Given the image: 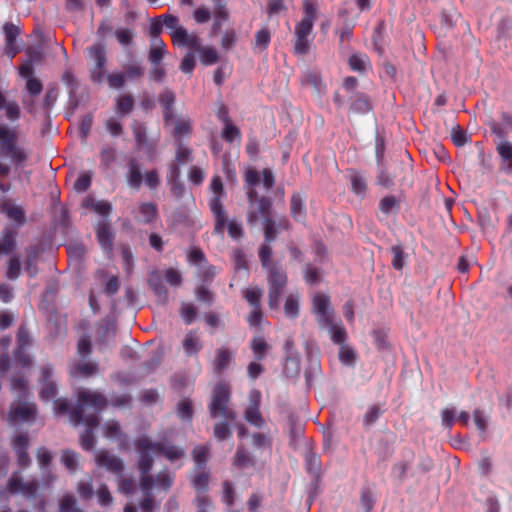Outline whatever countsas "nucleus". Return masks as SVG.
I'll list each match as a JSON object with an SVG mask.
<instances>
[{"mask_svg":"<svg viewBox=\"0 0 512 512\" xmlns=\"http://www.w3.org/2000/svg\"><path fill=\"white\" fill-rule=\"evenodd\" d=\"M106 405V398L99 392L82 390L78 393V403L70 412V419L74 425L85 424L87 426L80 436V445L84 450L90 451L95 446L93 429L98 427V414Z\"/></svg>","mask_w":512,"mask_h":512,"instance_id":"1","label":"nucleus"},{"mask_svg":"<svg viewBox=\"0 0 512 512\" xmlns=\"http://www.w3.org/2000/svg\"><path fill=\"white\" fill-rule=\"evenodd\" d=\"M258 257L267 274L268 306L271 310H275L279 308L281 296L288 283V276L285 269L272 259L268 247L258 251Z\"/></svg>","mask_w":512,"mask_h":512,"instance_id":"2","label":"nucleus"},{"mask_svg":"<svg viewBox=\"0 0 512 512\" xmlns=\"http://www.w3.org/2000/svg\"><path fill=\"white\" fill-rule=\"evenodd\" d=\"M0 156L10 162L0 161V178L9 176L11 165L24 167L29 159V151L19 144L17 131L5 124H0Z\"/></svg>","mask_w":512,"mask_h":512,"instance_id":"3","label":"nucleus"},{"mask_svg":"<svg viewBox=\"0 0 512 512\" xmlns=\"http://www.w3.org/2000/svg\"><path fill=\"white\" fill-rule=\"evenodd\" d=\"M317 19L316 6L309 0L303 4V18L295 25L293 52L295 55H306L312 43L310 35Z\"/></svg>","mask_w":512,"mask_h":512,"instance_id":"4","label":"nucleus"},{"mask_svg":"<svg viewBox=\"0 0 512 512\" xmlns=\"http://www.w3.org/2000/svg\"><path fill=\"white\" fill-rule=\"evenodd\" d=\"M208 411L212 419L236 420L237 414L231 407V389L229 384L220 381L214 386L208 404Z\"/></svg>","mask_w":512,"mask_h":512,"instance_id":"5","label":"nucleus"},{"mask_svg":"<svg viewBox=\"0 0 512 512\" xmlns=\"http://www.w3.org/2000/svg\"><path fill=\"white\" fill-rule=\"evenodd\" d=\"M213 195L209 199L208 206L214 219V234L223 236L226 225V210L223 205L227 194L220 176L216 175L210 183Z\"/></svg>","mask_w":512,"mask_h":512,"instance_id":"6","label":"nucleus"},{"mask_svg":"<svg viewBox=\"0 0 512 512\" xmlns=\"http://www.w3.org/2000/svg\"><path fill=\"white\" fill-rule=\"evenodd\" d=\"M90 80L95 84H103L107 74V52L103 42H97L85 50Z\"/></svg>","mask_w":512,"mask_h":512,"instance_id":"7","label":"nucleus"},{"mask_svg":"<svg viewBox=\"0 0 512 512\" xmlns=\"http://www.w3.org/2000/svg\"><path fill=\"white\" fill-rule=\"evenodd\" d=\"M136 147L143 151L149 160H154L157 153L158 142L160 133L158 132L155 137H149L147 128L144 123L133 120L130 124Z\"/></svg>","mask_w":512,"mask_h":512,"instance_id":"8","label":"nucleus"},{"mask_svg":"<svg viewBox=\"0 0 512 512\" xmlns=\"http://www.w3.org/2000/svg\"><path fill=\"white\" fill-rule=\"evenodd\" d=\"M262 296L263 289L259 286H251L243 290V298L251 308L246 321L252 328H260L264 317L261 305Z\"/></svg>","mask_w":512,"mask_h":512,"instance_id":"9","label":"nucleus"},{"mask_svg":"<svg viewBox=\"0 0 512 512\" xmlns=\"http://www.w3.org/2000/svg\"><path fill=\"white\" fill-rule=\"evenodd\" d=\"M6 490L11 495L22 494L29 501L35 500L38 495L39 483L36 480L24 482L19 471L11 474L6 483Z\"/></svg>","mask_w":512,"mask_h":512,"instance_id":"10","label":"nucleus"},{"mask_svg":"<svg viewBox=\"0 0 512 512\" xmlns=\"http://www.w3.org/2000/svg\"><path fill=\"white\" fill-rule=\"evenodd\" d=\"M135 447L139 452L137 467L140 474L150 473L154 464V459L151 455V453L154 454L153 441L147 436H142L135 442Z\"/></svg>","mask_w":512,"mask_h":512,"instance_id":"11","label":"nucleus"},{"mask_svg":"<svg viewBox=\"0 0 512 512\" xmlns=\"http://www.w3.org/2000/svg\"><path fill=\"white\" fill-rule=\"evenodd\" d=\"M37 413V406L34 402H19L10 408L7 420L10 425L32 422Z\"/></svg>","mask_w":512,"mask_h":512,"instance_id":"12","label":"nucleus"},{"mask_svg":"<svg viewBox=\"0 0 512 512\" xmlns=\"http://www.w3.org/2000/svg\"><path fill=\"white\" fill-rule=\"evenodd\" d=\"M290 223L287 218L282 217L278 223L272 218H266L263 221V232H264V243L259 247L258 251H261L264 247L270 249L271 254L273 253L271 243L276 239L277 234L280 230H289Z\"/></svg>","mask_w":512,"mask_h":512,"instance_id":"13","label":"nucleus"},{"mask_svg":"<svg viewBox=\"0 0 512 512\" xmlns=\"http://www.w3.org/2000/svg\"><path fill=\"white\" fill-rule=\"evenodd\" d=\"M312 306L320 325L331 324L333 310L330 306V297L327 294L316 293L312 298Z\"/></svg>","mask_w":512,"mask_h":512,"instance_id":"14","label":"nucleus"},{"mask_svg":"<svg viewBox=\"0 0 512 512\" xmlns=\"http://www.w3.org/2000/svg\"><path fill=\"white\" fill-rule=\"evenodd\" d=\"M260 402H261L260 391L254 390L250 394V403L244 413L245 420L249 424H251L257 428H262L265 424V421L260 413Z\"/></svg>","mask_w":512,"mask_h":512,"instance_id":"15","label":"nucleus"},{"mask_svg":"<svg viewBox=\"0 0 512 512\" xmlns=\"http://www.w3.org/2000/svg\"><path fill=\"white\" fill-rule=\"evenodd\" d=\"M53 375V366L46 364L41 367L40 383L42 384L41 391L39 393L40 398L45 401H49L54 398L57 394V386L54 381L51 380Z\"/></svg>","mask_w":512,"mask_h":512,"instance_id":"16","label":"nucleus"},{"mask_svg":"<svg viewBox=\"0 0 512 512\" xmlns=\"http://www.w3.org/2000/svg\"><path fill=\"white\" fill-rule=\"evenodd\" d=\"M235 353L228 349L227 347H220L215 350V355L212 360V370L213 373L217 376L223 374L225 370L231 365L234 361Z\"/></svg>","mask_w":512,"mask_h":512,"instance_id":"17","label":"nucleus"},{"mask_svg":"<svg viewBox=\"0 0 512 512\" xmlns=\"http://www.w3.org/2000/svg\"><path fill=\"white\" fill-rule=\"evenodd\" d=\"M255 205H256V207L249 206V210L247 212V223L250 225H253L258 221L259 215H261V217L263 218V221L266 218H271L270 211H271L272 204H271V201L269 200V198H267L265 196H261L255 202Z\"/></svg>","mask_w":512,"mask_h":512,"instance_id":"18","label":"nucleus"},{"mask_svg":"<svg viewBox=\"0 0 512 512\" xmlns=\"http://www.w3.org/2000/svg\"><path fill=\"white\" fill-rule=\"evenodd\" d=\"M16 228L6 226L0 232V257L11 255L17 248Z\"/></svg>","mask_w":512,"mask_h":512,"instance_id":"19","label":"nucleus"},{"mask_svg":"<svg viewBox=\"0 0 512 512\" xmlns=\"http://www.w3.org/2000/svg\"><path fill=\"white\" fill-rule=\"evenodd\" d=\"M29 446V438L27 434H19L13 441V449L17 455V463L19 466L26 468L31 464V458L27 452Z\"/></svg>","mask_w":512,"mask_h":512,"instance_id":"20","label":"nucleus"},{"mask_svg":"<svg viewBox=\"0 0 512 512\" xmlns=\"http://www.w3.org/2000/svg\"><path fill=\"white\" fill-rule=\"evenodd\" d=\"M96 463L100 467L106 468L107 471L119 474L124 469L122 460L110 454L108 451H100L96 454Z\"/></svg>","mask_w":512,"mask_h":512,"instance_id":"21","label":"nucleus"},{"mask_svg":"<svg viewBox=\"0 0 512 512\" xmlns=\"http://www.w3.org/2000/svg\"><path fill=\"white\" fill-rule=\"evenodd\" d=\"M153 446H154V454L162 455L171 462L181 459L185 455V452L183 449H181L167 441L153 442Z\"/></svg>","mask_w":512,"mask_h":512,"instance_id":"22","label":"nucleus"},{"mask_svg":"<svg viewBox=\"0 0 512 512\" xmlns=\"http://www.w3.org/2000/svg\"><path fill=\"white\" fill-rule=\"evenodd\" d=\"M488 126L498 139H506L509 133L512 132V116L507 112L501 113V122L490 120Z\"/></svg>","mask_w":512,"mask_h":512,"instance_id":"23","label":"nucleus"},{"mask_svg":"<svg viewBox=\"0 0 512 512\" xmlns=\"http://www.w3.org/2000/svg\"><path fill=\"white\" fill-rule=\"evenodd\" d=\"M125 177L130 188L135 190L140 189L143 181V175L141 172L140 164L135 158L129 159Z\"/></svg>","mask_w":512,"mask_h":512,"instance_id":"24","label":"nucleus"},{"mask_svg":"<svg viewBox=\"0 0 512 512\" xmlns=\"http://www.w3.org/2000/svg\"><path fill=\"white\" fill-rule=\"evenodd\" d=\"M96 236L102 249L106 251H110L112 249L114 232L112 231V228L108 222L100 221L97 224Z\"/></svg>","mask_w":512,"mask_h":512,"instance_id":"25","label":"nucleus"},{"mask_svg":"<svg viewBox=\"0 0 512 512\" xmlns=\"http://www.w3.org/2000/svg\"><path fill=\"white\" fill-rule=\"evenodd\" d=\"M158 100L162 107L165 122H171L174 118L173 107L176 101L175 93L171 90H165L159 94Z\"/></svg>","mask_w":512,"mask_h":512,"instance_id":"26","label":"nucleus"},{"mask_svg":"<svg viewBox=\"0 0 512 512\" xmlns=\"http://www.w3.org/2000/svg\"><path fill=\"white\" fill-rule=\"evenodd\" d=\"M415 458L414 451L410 448L403 450V459L395 463L392 467V473L397 476L398 479L403 480L406 477L408 469L411 467Z\"/></svg>","mask_w":512,"mask_h":512,"instance_id":"27","label":"nucleus"},{"mask_svg":"<svg viewBox=\"0 0 512 512\" xmlns=\"http://www.w3.org/2000/svg\"><path fill=\"white\" fill-rule=\"evenodd\" d=\"M82 207L93 210L101 216H108L112 211V205L106 200L96 201L91 195L86 196L82 201Z\"/></svg>","mask_w":512,"mask_h":512,"instance_id":"28","label":"nucleus"},{"mask_svg":"<svg viewBox=\"0 0 512 512\" xmlns=\"http://www.w3.org/2000/svg\"><path fill=\"white\" fill-rule=\"evenodd\" d=\"M184 352L187 356L197 355L203 345L201 339L195 330H190L184 337L182 342Z\"/></svg>","mask_w":512,"mask_h":512,"instance_id":"29","label":"nucleus"},{"mask_svg":"<svg viewBox=\"0 0 512 512\" xmlns=\"http://www.w3.org/2000/svg\"><path fill=\"white\" fill-rule=\"evenodd\" d=\"M98 371V365L95 362L75 363L70 367L69 374L74 378H88Z\"/></svg>","mask_w":512,"mask_h":512,"instance_id":"30","label":"nucleus"},{"mask_svg":"<svg viewBox=\"0 0 512 512\" xmlns=\"http://www.w3.org/2000/svg\"><path fill=\"white\" fill-rule=\"evenodd\" d=\"M350 112L355 114H367L372 110V104L369 98L362 93H355L351 96Z\"/></svg>","mask_w":512,"mask_h":512,"instance_id":"31","label":"nucleus"},{"mask_svg":"<svg viewBox=\"0 0 512 512\" xmlns=\"http://www.w3.org/2000/svg\"><path fill=\"white\" fill-rule=\"evenodd\" d=\"M290 213L292 217L298 221L303 222L306 218V208L304 198L300 193H294L290 200Z\"/></svg>","mask_w":512,"mask_h":512,"instance_id":"32","label":"nucleus"},{"mask_svg":"<svg viewBox=\"0 0 512 512\" xmlns=\"http://www.w3.org/2000/svg\"><path fill=\"white\" fill-rule=\"evenodd\" d=\"M135 106V99L131 94H121L115 98V112L120 116L129 115Z\"/></svg>","mask_w":512,"mask_h":512,"instance_id":"33","label":"nucleus"},{"mask_svg":"<svg viewBox=\"0 0 512 512\" xmlns=\"http://www.w3.org/2000/svg\"><path fill=\"white\" fill-rule=\"evenodd\" d=\"M385 409L381 404H373L368 407L365 414L363 415V426L365 429H369L374 425L379 418L383 415Z\"/></svg>","mask_w":512,"mask_h":512,"instance_id":"34","label":"nucleus"},{"mask_svg":"<svg viewBox=\"0 0 512 512\" xmlns=\"http://www.w3.org/2000/svg\"><path fill=\"white\" fill-rule=\"evenodd\" d=\"M255 464V460L249 454V452L242 446H239L236 450L233 465L237 468L244 469L253 467Z\"/></svg>","mask_w":512,"mask_h":512,"instance_id":"35","label":"nucleus"},{"mask_svg":"<svg viewBox=\"0 0 512 512\" xmlns=\"http://www.w3.org/2000/svg\"><path fill=\"white\" fill-rule=\"evenodd\" d=\"M192 485L197 491V495H205L209 487V473L205 469H201L193 476Z\"/></svg>","mask_w":512,"mask_h":512,"instance_id":"36","label":"nucleus"},{"mask_svg":"<svg viewBox=\"0 0 512 512\" xmlns=\"http://www.w3.org/2000/svg\"><path fill=\"white\" fill-rule=\"evenodd\" d=\"M3 30L6 38V45L9 49L8 53L13 57L16 55L17 51H12V46L15 43L16 38L19 36L20 30L16 25L10 22L5 23Z\"/></svg>","mask_w":512,"mask_h":512,"instance_id":"37","label":"nucleus"},{"mask_svg":"<svg viewBox=\"0 0 512 512\" xmlns=\"http://www.w3.org/2000/svg\"><path fill=\"white\" fill-rule=\"evenodd\" d=\"M250 347L257 361L263 360L270 348L269 344L262 336L253 338Z\"/></svg>","mask_w":512,"mask_h":512,"instance_id":"38","label":"nucleus"},{"mask_svg":"<svg viewBox=\"0 0 512 512\" xmlns=\"http://www.w3.org/2000/svg\"><path fill=\"white\" fill-rule=\"evenodd\" d=\"M139 221L145 224L151 223L157 215V207L151 202H145L139 205Z\"/></svg>","mask_w":512,"mask_h":512,"instance_id":"39","label":"nucleus"},{"mask_svg":"<svg viewBox=\"0 0 512 512\" xmlns=\"http://www.w3.org/2000/svg\"><path fill=\"white\" fill-rule=\"evenodd\" d=\"M496 151L503 163H507L508 167H510L512 161V143L506 139H499L496 143Z\"/></svg>","mask_w":512,"mask_h":512,"instance_id":"40","label":"nucleus"},{"mask_svg":"<svg viewBox=\"0 0 512 512\" xmlns=\"http://www.w3.org/2000/svg\"><path fill=\"white\" fill-rule=\"evenodd\" d=\"M174 484V475L168 470H162L155 476V486L165 492L169 491Z\"/></svg>","mask_w":512,"mask_h":512,"instance_id":"41","label":"nucleus"},{"mask_svg":"<svg viewBox=\"0 0 512 512\" xmlns=\"http://www.w3.org/2000/svg\"><path fill=\"white\" fill-rule=\"evenodd\" d=\"M351 190L358 196H364L367 191V184L365 178L358 172L353 171L350 176Z\"/></svg>","mask_w":512,"mask_h":512,"instance_id":"42","label":"nucleus"},{"mask_svg":"<svg viewBox=\"0 0 512 512\" xmlns=\"http://www.w3.org/2000/svg\"><path fill=\"white\" fill-rule=\"evenodd\" d=\"M284 312L288 318L295 319L299 315V297L289 294L284 303Z\"/></svg>","mask_w":512,"mask_h":512,"instance_id":"43","label":"nucleus"},{"mask_svg":"<svg viewBox=\"0 0 512 512\" xmlns=\"http://www.w3.org/2000/svg\"><path fill=\"white\" fill-rule=\"evenodd\" d=\"M233 422L234 421H227V420H223V419H221V421L217 422L214 425V431H213L214 437L218 441H223V440L230 438L232 436V431H231L230 425Z\"/></svg>","mask_w":512,"mask_h":512,"instance_id":"44","label":"nucleus"},{"mask_svg":"<svg viewBox=\"0 0 512 512\" xmlns=\"http://www.w3.org/2000/svg\"><path fill=\"white\" fill-rule=\"evenodd\" d=\"M11 389L18 393L20 398H24L28 394V381L21 374H14L11 379Z\"/></svg>","mask_w":512,"mask_h":512,"instance_id":"45","label":"nucleus"},{"mask_svg":"<svg viewBox=\"0 0 512 512\" xmlns=\"http://www.w3.org/2000/svg\"><path fill=\"white\" fill-rule=\"evenodd\" d=\"M271 40V34L268 28L264 27L256 32L255 41H254V49H257L259 52L265 51Z\"/></svg>","mask_w":512,"mask_h":512,"instance_id":"46","label":"nucleus"},{"mask_svg":"<svg viewBox=\"0 0 512 512\" xmlns=\"http://www.w3.org/2000/svg\"><path fill=\"white\" fill-rule=\"evenodd\" d=\"M391 253L393 255L392 262H391L392 267L395 270H402L405 265L406 258H407V254L405 253L402 245H400V244L393 245L391 247Z\"/></svg>","mask_w":512,"mask_h":512,"instance_id":"47","label":"nucleus"},{"mask_svg":"<svg viewBox=\"0 0 512 512\" xmlns=\"http://www.w3.org/2000/svg\"><path fill=\"white\" fill-rule=\"evenodd\" d=\"M321 326L329 328L333 342L337 344H342L345 342L347 337L345 328L341 325L335 324L333 319H331V324H322Z\"/></svg>","mask_w":512,"mask_h":512,"instance_id":"48","label":"nucleus"},{"mask_svg":"<svg viewBox=\"0 0 512 512\" xmlns=\"http://www.w3.org/2000/svg\"><path fill=\"white\" fill-rule=\"evenodd\" d=\"M192 133V123L190 119L181 118L175 121L174 136L181 139L183 136H189Z\"/></svg>","mask_w":512,"mask_h":512,"instance_id":"49","label":"nucleus"},{"mask_svg":"<svg viewBox=\"0 0 512 512\" xmlns=\"http://www.w3.org/2000/svg\"><path fill=\"white\" fill-rule=\"evenodd\" d=\"M123 73L126 75L127 80H137L143 77L144 68L138 62H131L124 65Z\"/></svg>","mask_w":512,"mask_h":512,"instance_id":"50","label":"nucleus"},{"mask_svg":"<svg viewBox=\"0 0 512 512\" xmlns=\"http://www.w3.org/2000/svg\"><path fill=\"white\" fill-rule=\"evenodd\" d=\"M399 209V202L393 195L383 197L379 202V210L388 215L392 212H397Z\"/></svg>","mask_w":512,"mask_h":512,"instance_id":"51","label":"nucleus"},{"mask_svg":"<svg viewBox=\"0 0 512 512\" xmlns=\"http://www.w3.org/2000/svg\"><path fill=\"white\" fill-rule=\"evenodd\" d=\"M61 461L63 465L71 472L74 473L78 468V454L72 450H63Z\"/></svg>","mask_w":512,"mask_h":512,"instance_id":"52","label":"nucleus"},{"mask_svg":"<svg viewBox=\"0 0 512 512\" xmlns=\"http://www.w3.org/2000/svg\"><path fill=\"white\" fill-rule=\"evenodd\" d=\"M221 136L228 143H233L235 140L241 141L240 129L233 123L224 125Z\"/></svg>","mask_w":512,"mask_h":512,"instance_id":"53","label":"nucleus"},{"mask_svg":"<svg viewBox=\"0 0 512 512\" xmlns=\"http://www.w3.org/2000/svg\"><path fill=\"white\" fill-rule=\"evenodd\" d=\"M149 286L154 291L156 295H158L161 298L166 299L167 297V291L163 284L162 278L158 273L151 274L149 278Z\"/></svg>","mask_w":512,"mask_h":512,"instance_id":"54","label":"nucleus"},{"mask_svg":"<svg viewBox=\"0 0 512 512\" xmlns=\"http://www.w3.org/2000/svg\"><path fill=\"white\" fill-rule=\"evenodd\" d=\"M198 53L201 63L205 66L212 65L219 60L217 51L212 47H203Z\"/></svg>","mask_w":512,"mask_h":512,"instance_id":"55","label":"nucleus"},{"mask_svg":"<svg viewBox=\"0 0 512 512\" xmlns=\"http://www.w3.org/2000/svg\"><path fill=\"white\" fill-rule=\"evenodd\" d=\"M126 75L122 72L107 73L105 81L112 89H121L126 83Z\"/></svg>","mask_w":512,"mask_h":512,"instance_id":"56","label":"nucleus"},{"mask_svg":"<svg viewBox=\"0 0 512 512\" xmlns=\"http://www.w3.org/2000/svg\"><path fill=\"white\" fill-rule=\"evenodd\" d=\"M3 209L10 219L14 220L18 224L25 223L26 218L22 207L17 205H4Z\"/></svg>","mask_w":512,"mask_h":512,"instance_id":"57","label":"nucleus"},{"mask_svg":"<svg viewBox=\"0 0 512 512\" xmlns=\"http://www.w3.org/2000/svg\"><path fill=\"white\" fill-rule=\"evenodd\" d=\"M21 274V263L18 256H12L8 260L6 277L9 280H16Z\"/></svg>","mask_w":512,"mask_h":512,"instance_id":"58","label":"nucleus"},{"mask_svg":"<svg viewBox=\"0 0 512 512\" xmlns=\"http://www.w3.org/2000/svg\"><path fill=\"white\" fill-rule=\"evenodd\" d=\"M105 129L112 137H119L123 134L124 128L120 120L110 117L105 121Z\"/></svg>","mask_w":512,"mask_h":512,"instance_id":"59","label":"nucleus"},{"mask_svg":"<svg viewBox=\"0 0 512 512\" xmlns=\"http://www.w3.org/2000/svg\"><path fill=\"white\" fill-rule=\"evenodd\" d=\"M115 37L122 46H129L133 42L134 31L130 28H117L115 30Z\"/></svg>","mask_w":512,"mask_h":512,"instance_id":"60","label":"nucleus"},{"mask_svg":"<svg viewBox=\"0 0 512 512\" xmlns=\"http://www.w3.org/2000/svg\"><path fill=\"white\" fill-rule=\"evenodd\" d=\"M98 504L102 507L110 506L113 503V496L106 484H101L96 492Z\"/></svg>","mask_w":512,"mask_h":512,"instance_id":"61","label":"nucleus"},{"mask_svg":"<svg viewBox=\"0 0 512 512\" xmlns=\"http://www.w3.org/2000/svg\"><path fill=\"white\" fill-rule=\"evenodd\" d=\"M368 58L365 55L352 54L349 57V66L353 71L364 72Z\"/></svg>","mask_w":512,"mask_h":512,"instance_id":"62","label":"nucleus"},{"mask_svg":"<svg viewBox=\"0 0 512 512\" xmlns=\"http://www.w3.org/2000/svg\"><path fill=\"white\" fill-rule=\"evenodd\" d=\"M306 465L308 471L314 475H318L321 471L320 457L311 451L306 455Z\"/></svg>","mask_w":512,"mask_h":512,"instance_id":"63","label":"nucleus"},{"mask_svg":"<svg viewBox=\"0 0 512 512\" xmlns=\"http://www.w3.org/2000/svg\"><path fill=\"white\" fill-rule=\"evenodd\" d=\"M60 512H83L76 506V500L71 495H65L60 501Z\"/></svg>","mask_w":512,"mask_h":512,"instance_id":"64","label":"nucleus"}]
</instances>
